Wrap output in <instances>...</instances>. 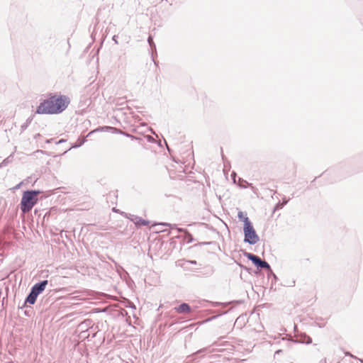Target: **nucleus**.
<instances>
[{"label":"nucleus","mask_w":363,"mask_h":363,"mask_svg":"<svg viewBox=\"0 0 363 363\" xmlns=\"http://www.w3.org/2000/svg\"><path fill=\"white\" fill-rule=\"evenodd\" d=\"M69 97L64 95H54L43 101L37 108L38 114H57L62 112L69 104Z\"/></svg>","instance_id":"f257e3e1"},{"label":"nucleus","mask_w":363,"mask_h":363,"mask_svg":"<svg viewBox=\"0 0 363 363\" xmlns=\"http://www.w3.org/2000/svg\"><path fill=\"white\" fill-rule=\"evenodd\" d=\"M39 191H24L21 201V209L23 213L29 212L38 202Z\"/></svg>","instance_id":"f03ea898"},{"label":"nucleus","mask_w":363,"mask_h":363,"mask_svg":"<svg viewBox=\"0 0 363 363\" xmlns=\"http://www.w3.org/2000/svg\"><path fill=\"white\" fill-rule=\"evenodd\" d=\"M244 233L245 241L250 244H255L259 240V237L248 218H245L244 220Z\"/></svg>","instance_id":"7ed1b4c3"},{"label":"nucleus","mask_w":363,"mask_h":363,"mask_svg":"<svg viewBox=\"0 0 363 363\" xmlns=\"http://www.w3.org/2000/svg\"><path fill=\"white\" fill-rule=\"evenodd\" d=\"M247 257L251 260L257 267L264 269H269L270 267L267 262L262 261L259 257L250 253L247 254Z\"/></svg>","instance_id":"20e7f679"},{"label":"nucleus","mask_w":363,"mask_h":363,"mask_svg":"<svg viewBox=\"0 0 363 363\" xmlns=\"http://www.w3.org/2000/svg\"><path fill=\"white\" fill-rule=\"evenodd\" d=\"M47 284H48L47 280L43 281L42 282H40L39 284H35L33 286L31 291L33 292H35L36 295L38 296V294H40L41 292H43L45 290Z\"/></svg>","instance_id":"39448f33"},{"label":"nucleus","mask_w":363,"mask_h":363,"mask_svg":"<svg viewBox=\"0 0 363 363\" xmlns=\"http://www.w3.org/2000/svg\"><path fill=\"white\" fill-rule=\"evenodd\" d=\"M176 310L179 313H189L190 312V306L186 303H182L176 308Z\"/></svg>","instance_id":"423d86ee"},{"label":"nucleus","mask_w":363,"mask_h":363,"mask_svg":"<svg viewBox=\"0 0 363 363\" xmlns=\"http://www.w3.org/2000/svg\"><path fill=\"white\" fill-rule=\"evenodd\" d=\"M37 296H38V295H36L35 292H33L31 291V292L27 297L26 301L28 303H29L30 304H34L36 301Z\"/></svg>","instance_id":"0eeeda50"},{"label":"nucleus","mask_w":363,"mask_h":363,"mask_svg":"<svg viewBox=\"0 0 363 363\" xmlns=\"http://www.w3.org/2000/svg\"><path fill=\"white\" fill-rule=\"evenodd\" d=\"M150 223L149 221L147 220H145L144 219H142V218H138L136 221H135V224L137 225H148Z\"/></svg>","instance_id":"6e6552de"}]
</instances>
